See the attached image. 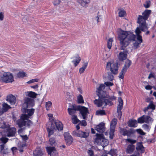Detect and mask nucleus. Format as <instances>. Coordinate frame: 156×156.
<instances>
[{"label": "nucleus", "instance_id": "obj_48", "mask_svg": "<svg viewBox=\"0 0 156 156\" xmlns=\"http://www.w3.org/2000/svg\"><path fill=\"white\" fill-rule=\"evenodd\" d=\"M142 126L143 129L146 131H148L150 130V127L147 124H144L142 125Z\"/></svg>", "mask_w": 156, "mask_h": 156}, {"label": "nucleus", "instance_id": "obj_37", "mask_svg": "<svg viewBox=\"0 0 156 156\" xmlns=\"http://www.w3.org/2000/svg\"><path fill=\"white\" fill-rule=\"evenodd\" d=\"M113 74L111 72H108V76H107V78L108 79V80L111 81H112L114 78V76L113 75Z\"/></svg>", "mask_w": 156, "mask_h": 156}, {"label": "nucleus", "instance_id": "obj_45", "mask_svg": "<svg viewBox=\"0 0 156 156\" xmlns=\"http://www.w3.org/2000/svg\"><path fill=\"white\" fill-rule=\"evenodd\" d=\"M81 106L80 105H73L71 108L75 110V111H79Z\"/></svg>", "mask_w": 156, "mask_h": 156}, {"label": "nucleus", "instance_id": "obj_32", "mask_svg": "<svg viewBox=\"0 0 156 156\" xmlns=\"http://www.w3.org/2000/svg\"><path fill=\"white\" fill-rule=\"evenodd\" d=\"M72 120L73 123L76 124L80 122V120L77 119L76 115H73L72 117Z\"/></svg>", "mask_w": 156, "mask_h": 156}, {"label": "nucleus", "instance_id": "obj_19", "mask_svg": "<svg viewBox=\"0 0 156 156\" xmlns=\"http://www.w3.org/2000/svg\"><path fill=\"white\" fill-rule=\"evenodd\" d=\"M105 124L103 122L97 125L95 128V129L99 133H103L105 131Z\"/></svg>", "mask_w": 156, "mask_h": 156}, {"label": "nucleus", "instance_id": "obj_26", "mask_svg": "<svg viewBox=\"0 0 156 156\" xmlns=\"http://www.w3.org/2000/svg\"><path fill=\"white\" fill-rule=\"evenodd\" d=\"M55 123L56 128L58 130H62L63 129V126L61 122L59 121L55 122Z\"/></svg>", "mask_w": 156, "mask_h": 156}, {"label": "nucleus", "instance_id": "obj_57", "mask_svg": "<svg viewBox=\"0 0 156 156\" xmlns=\"http://www.w3.org/2000/svg\"><path fill=\"white\" fill-rule=\"evenodd\" d=\"M122 135L123 136H127V130L124 129H122Z\"/></svg>", "mask_w": 156, "mask_h": 156}, {"label": "nucleus", "instance_id": "obj_1", "mask_svg": "<svg viewBox=\"0 0 156 156\" xmlns=\"http://www.w3.org/2000/svg\"><path fill=\"white\" fill-rule=\"evenodd\" d=\"M151 13V11L146 9L142 13V15H139L137 18V23L139 24V27H137L135 30L136 38L139 42L136 41L133 43L135 48H136L140 47V44L142 42V37L140 35L141 31L145 32L148 29L146 21L147 19Z\"/></svg>", "mask_w": 156, "mask_h": 156}, {"label": "nucleus", "instance_id": "obj_6", "mask_svg": "<svg viewBox=\"0 0 156 156\" xmlns=\"http://www.w3.org/2000/svg\"><path fill=\"white\" fill-rule=\"evenodd\" d=\"M118 66L117 63L113 62H107L106 69L108 71H110L114 75H116L118 73Z\"/></svg>", "mask_w": 156, "mask_h": 156}, {"label": "nucleus", "instance_id": "obj_13", "mask_svg": "<svg viewBox=\"0 0 156 156\" xmlns=\"http://www.w3.org/2000/svg\"><path fill=\"white\" fill-rule=\"evenodd\" d=\"M24 104L27 108L32 107L34 105V100L33 99L29 98H25L24 99Z\"/></svg>", "mask_w": 156, "mask_h": 156}, {"label": "nucleus", "instance_id": "obj_29", "mask_svg": "<svg viewBox=\"0 0 156 156\" xmlns=\"http://www.w3.org/2000/svg\"><path fill=\"white\" fill-rule=\"evenodd\" d=\"M137 123V121L135 120H130L128 122V126H129L132 127H136V125Z\"/></svg>", "mask_w": 156, "mask_h": 156}, {"label": "nucleus", "instance_id": "obj_20", "mask_svg": "<svg viewBox=\"0 0 156 156\" xmlns=\"http://www.w3.org/2000/svg\"><path fill=\"white\" fill-rule=\"evenodd\" d=\"M96 138L95 139V142L98 144L100 145L101 142L102 141V139L104 138V135L103 134H96Z\"/></svg>", "mask_w": 156, "mask_h": 156}, {"label": "nucleus", "instance_id": "obj_15", "mask_svg": "<svg viewBox=\"0 0 156 156\" xmlns=\"http://www.w3.org/2000/svg\"><path fill=\"white\" fill-rule=\"evenodd\" d=\"M2 107L0 108V116L2 115L4 113L7 112L9 109L11 108V107L7 103H3L2 105Z\"/></svg>", "mask_w": 156, "mask_h": 156}, {"label": "nucleus", "instance_id": "obj_63", "mask_svg": "<svg viewBox=\"0 0 156 156\" xmlns=\"http://www.w3.org/2000/svg\"><path fill=\"white\" fill-rule=\"evenodd\" d=\"M101 16H97L95 18V20L97 21V22H98L100 21L99 20V19L100 17H101Z\"/></svg>", "mask_w": 156, "mask_h": 156}, {"label": "nucleus", "instance_id": "obj_24", "mask_svg": "<svg viewBox=\"0 0 156 156\" xmlns=\"http://www.w3.org/2000/svg\"><path fill=\"white\" fill-rule=\"evenodd\" d=\"M74 60L72 61V62L74 64L75 66H76L81 60V58L79 56L77 55L73 58Z\"/></svg>", "mask_w": 156, "mask_h": 156}, {"label": "nucleus", "instance_id": "obj_11", "mask_svg": "<svg viewBox=\"0 0 156 156\" xmlns=\"http://www.w3.org/2000/svg\"><path fill=\"white\" fill-rule=\"evenodd\" d=\"M2 137L0 138V141H1L2 144L0 145V152L5 154L4 151V145L8 141L9 139L7 138L5 135H1Z\"/></svg>", "mask_w": 156, "mask_h": 156}, {"label": "nucleus", "instance_id": "obj_55", "mask_svg": "<svg viewBox=\"0 0 156 156\" xmlns=\"http://www.w3.org/2000/svg\"><path fill=\"white\" fill-rule=\"evenodd\" d=\"M137 132L140 134L141 135H144L145 133L140 129H138L137 130Z\"/></svg>", "mask_w": 156, "mask_h": 156}, {"label": "nucleus", "instance_id": "obj_61", "mask_svg": "<svg viewBox=\"0 0 156 156\" xmlns=\"http://www.w3.org/2000/svg\"><path fill=\"white\" fill-rule=\"evenodd\" d=\"M152 88V86L149 85H147L145 87V89L147 90H151Z\"/></svg>", "mask_w": 156, "mask_h": 156}, {"label": "nucleus", "instance_id": "obj_23", "mask_svg": "<svg viewBox=\"0 0 156 156\" xmlns=\"http://www.w3.org/2000/svg\"><path fill=\"white\" fill-rule=\"evenodd\" d=\"M34 156H42L43 153L40 147H37L33 152Z\"/></svg>", "mask_w": 156, "mask_h": 156}, {"label": "nucleus", "instance_id": "obj_41", "mask_svg": "<svg viewBox=\"0 0 156 156\" xmlns=\"http://www.w3.org/2000/svg\"><path fill=\"white\" fill-rule=\"evenodd\" d=\"M126 14V12L124 10H121L119 12V17H124Z\"/></svg>", "mask_w": 156, "mask_h": 156}, {"label": "nucleus", "instance_id": "obj_3", "mask_svg": "<svg viewBox=\"0 0 156 156\" xmlns=\"http://www.w3.org/2000/svg\"><path fill=\"white\" fill-rule=\"evenodd\" d=\"M118 39L121 46V50H124L131 41H134L136 38L135 35L128 31L120 29L118 32Z\"/></svg>", "mask_w": 156, "mask_h": 156}, {"label": "nucleus", "instance_id": "obj_27", "mask_svg": "<svg viewBox=\"0 0 156 156\" xmlns=\"http://www.w3.org/2000/svg\"><path fill=\"white\" fill-rule=\"evenodd\" d=\"M25 94L26 96L33 98H36L37 95V94L33 91H28L26 92Z\"/></svg>", "mask_w": 156, "mask_h": 156}, {"label": "nucleus", "instance_id": "obj_60", "mask_svg": "<svg viewBox=\"0 0 156 156\" xmlns=\"http://www.w3.org/2000/svg\"><path fill=\"white\" fill-rule=\"evenodd\" d=\"M88 153L89 154L90 156H94L93 151L91 150H89L88 151Z\"/></svg>", "mask_w": 156, "mask_h": 156}, {"label": "nucleus", "instance_id": "obj_4", "mask_svg": "<svg viewBox=\"0 0 156 156\" xmlns=\"http://www.w3.org/2000/svg\"><path fill=\"white\" fill-rule=\"evenodd\" d=\"M34 109L33 108L28 109L27 110V114H23L21 116L20 119L16 121V124L19 127L21 128L23 126L30 125L32 122L31 121L28 119L29 116H31L34 112Z\"/></svg>", "mask_w": 156, "mask_h": 156}, {"label": "nucleus", "instance_id": "obj_38", "mask_svg": "<svg viewBox=\"0 0 156 156\" xmlns=\"http://www.w3.org/2000/svg\"><path fill=\"white\" fill-rule=\"evenodd\" d=\"M77 101L78 103H84L83 98L81 95H79L77 97Z\"/></svg>", "mask_w": 156, "mask_h": 156}, {"label": "nucleus", "instance_id": "obj_59", "mask_svg": "<svg viewBox=\"0 0 156 156\" xmlns=\"http://www.w3.org/2000/svg\"><path fill=\"white\" fill-rule=\"evenodd\" d=\"M4 17V13L2 12H0V20L2 21L3 20Z\"/></svg>", "mask_w": 156, "mask_h": 156}, {"label": "nucleus", "instance_id": "obj_44", "mask_svg": "<svg viewBox=\"0 0 156 156\" xmlns=\"http://www.w3.org/2000/svg\"><path fill=\"white\" fill-rule=\"evenodd\" d=\"M52 103L50 101H48L46 103L45 106L47 110H49V108L51 107Z\"/></svg>", "mask_w": 156, "mask_h": 156}, {"label": "nucleus", "instance_id": "obj_5", "mask_svg": "<svg viewBox=\"0 0 156 156\" xmlns=\"http://www.w3.org/2000/svg\"><path fill=\"white\" fill-rule=\"evenodd\" d=\"M0 81L5 83H12L14 81L13 76L10 72L1 71L0 72Z\"/></svg>", "mask_w": 156, "mask_h": 156}, {"label": "nucleus", "instance_id": "obj_62", "mask_svg": "<svg viewBox=\"0 0 156 156\" xmlns=\"http://www.w3.org/2000/svg\"><path fill=\"white\" fill-rule=\"evenodd\" d=\"M22 138L23 140H26L28 139V137L27 135L22 136Z\"/></svg>", "mask_w": 156, "mask_h": 156}, {"label": "nucleus", "instance_id": "obj_14", "mask_svg": "<svg viewBox=\"0 0 156 156\" xmlns=\"http://www.w3.org/2000/svg\"><path fill=\"white\" fill-rule=\"evenodd\" d=\"M46 148L50 156H57L58 153L54 147H47Z\"/></svg>", "mask_w": 156, "mask_h": 156}, {"label": "nucleus", "instance_id": "obj_51", "mask_svg": "<svg viewBox=\"0 0 156 156\" xmlns=\"http://www.w3.org/2000/svg\"><path fill=\"white\" fill-rule=\"evenodd\" d=\"M148 107L149 108V109H151L152 110L154 109L155 108V105L153 104L152 102H151L149 105L148 106Z\"/></svg>", "mask_w": 156, "mask_h": 156}, {"label": "nucleus", "instance_id": "obj_47", "mask_svg": "<svg viewBox=\"0 0 156 156\" xmlns=\"http://www.w3.org/2000/svg\"><path fill=\"white\" fill-rule=\"evenodd\" d=\"M47 131L48 133V136L49 137L50 136L53 134L54 131L53 129H50L48 128H47Z\"/></svg>", "mask_w": 156, "mask_h": 156}, {"label": "nucleus", "instance_id": "obj_33", "mask_svg": "<svg viewBox=\"0 0 156 156\" xmlns=\"http://www.w3.org/2000/svg\"><path fill=\"white\" fill-rule=\"evenodd\" d=\"M108 140L104 137L102 139V141L101 142L100 145L102 146L103 147H104L107 145L108 144Z\"/></svg>", "mask_w": 156, "mask_h": 156}, {"label": "nucleus", "instance_id": "obj_46", "mask_svg": "<svg viewBox=\"0 0 156 156\" xmlns=\"http://www.w3.org/2000/svg\"><path fill=\"white\" fill-rule=\"evenodd\" d=\"M116 150L114 149H111L110 150L108 154L112 156H115L116 155Z\"/></svg>", "mask_w": 156, "mask_h": 156}, {"label": "nucleus", "instance_id": "obj_10", "mask_svg": "<svg viewBox=\"0 0 156 156\" xmlns=\"http://www.w3.org/2000/svg\"><path fill=\"white\" fill-rule=\"evenodd\" d=\"M73 134L74 136L84 138L87 137L89 135L88 132H84L81 130L74 131L73 132Z\"/></svg>", "mask_w": 156, "mask_h": 156}, {"label": "nucleus", "instance_id": "obj_35", "mask_svg": "<svg viewBox=\"0 0 156 156\" xmlns=\"http://www.w3.org/2000/svg\"><path fill=\"white\" fill-rule=\"evenodd\" d=\"M115 128H110V133H109V138L111 139H113V136L114 134V131Z\"/></svg>", "mask_w": 156, "mask_h": 156}, {"label": "nucleus", "instance_id": "obj_52", "mask_svg": "<svg viewBox=\"0 0 156 156\" xmlns=\"http://www.w3.org/2000/svg\"><path fill=\"white\" fill-rule=\"evenodd\" d=\"M38 81V79H32L30 80L29 81H28L27 82V83H33L35 82H37Z\"/></svg>", "mask_w": 156, "mask_h": 156}, {"label": "nucleus", "instance_id": "obj_9", "mask_svg": "<svg viewBox=\"0 0 156 156\" xmlns=\"http://www.w3.org/2000/svg\"><path fill=\"white\" fill-rule=\"evenodd\" d=\"M153 121L152 119L149 116L144 115L138 118L137 119L138 122L141 124L144 123H149L152 122Z\"/></svg>", "mask_w": 156, "mask_h": 156}, {"label": "nucleus", "instance_id": "obj_54", "mask_svg": "<svg viewBox=\"0 0 156 156\" xmlns=\"http://www.w3.org/2000/svg\"><path fill=\"white\" fill-rule=\"evenodd\" d=\"M61 2L60 0H55L53 2V4L55 5H58Z\"/></svg>", "mask_w": 156, "mask_h": 156}, {"label": "nucleus", "instance_id": "obj_18", "mask_svg": "<svg viewBox=\"0 0 156 156\" xmlns=\"http://www.w3.org/2000/svg\"><path fill=\"white\" fill-rule=\"evenodd\" d=\"M64 137L67 144L69 145L72 144L73 138L68 133H65Z\"/></svg>", "mask_w": 156, "mask_h": 156}, {"label": "nucleus", "instance_id": "obj_34", "mask_svg": "<svg viewBox=\"0 0 156 156\" xmlns=\"http://www.w3.org/2000/svg\"><path fill=\"white\" fill-rule=\"evenodd\" d=\"M26 73L23 72H20L17 74V77L19 78H23L26 76Z\"/></svg>", "mask_w": 156, "mask_h": 156}, {"label": "nucleus", "instance_id": "obj_36", "mask_svg": "<svg viewBox=\"0 0 156 156\" xmlns=\"http://www.w3.org/2000/svg\"><path fill=\"white\" fill-rule=\"evenodd\" d=\"M113 40L112 38H110L109 39L108 41H107V47L110 50L112 47V43L113 42Z\"/></svg>", "mask_w": 156, "mask_h": 156}, {"label": "nucleus", "instance_id": "obj_53", "mask_svg": "<svg viewBox=\"0 0 156 156\" xmlns=\"http://www.w3.org/2000/svg\"><path fill=\"white\" fill-rule=\"evenodd\" d=\"M144 7L146 8H148L150 6V2L149 1H147L144 5Z\"/></svg>", "mask_w": 156, "mask_h": 156}, {"label": "nucleus", "instance_id": "obj_30", "mask_svg": "<svg viewBox=\"0 0 156 156\" xmlns=\"http://www.w3.org/2000/svg\"><path fill=\"white\" fill-rule=\"evenodd\" d=\"M117 122V120L116 119H114L111 122L110 128H115V126Z\"/></svg>", "mask_w": 156, "mask_h": 156}, {"label": "nucleus", "instance_id": "obj_58", "mask_svg": "<svg viewBox=\"0 0 156 156\" xmlns=\"http://www.w3.org/2000/svg\"><path fill=\"white\" fill-rule=\"evenodd\" d=\"M80 123L81 124V125L83 126H85L87 125L86 122L84 120H83L81 121H80Z\"/></svg>", "mask_w": 156, "mask_h": 156}, {"label": "nucleus", "instance_id": "obj_12", "mask_svg": "<svg viewBox=\"0 0 156 156\" xmlns=\"http://www.w3.org/2000/svg\"><path fill=\"white\" fill-rule=\"evenodd\" d=\"M119 105L117 106V112L118 113V117L120 119L122 115L121 110L123 107V101L121 98H118Z\"/></svg>", "mask_w": 156, "mask_h": 156}, {"label": "nucleus", "instance_id": "obj_49", "mask_svg": "<svg viewBox=\"0 0 156 156\" xmlns=\"http://www.w3.org/2000/svg\"><path fill=\"white\" fill-rule=\"evenodd\" d=\"M125 140L126 141H127L128 142L132 144L136 143V140H133L130 139H125Z\"/></svg>", "mask_w": 156, "mask_h": 156}, {"label": "nucleus", "instance_id": "obj_31", "mask_svg": "<svg viewBox=\"0 0 156 156\" xmlns=\"http://www.w3.org/2000/svg\"><path fill=\"white\" fill-rule=\"evenodd\" d=\"M87 66V63L85 62L84 63L82 67L79 69V72L80 73H82L84 72L85 69Z\"/></svg>", "mask_w": 156, "mask_h": 156}, {"label": "nucleus", "instance_id": "obj_21", "mask_svg": "<svg viewBox=\"0 0 156 156\" xmlns=\"http://www.w3.org/2000/svg\"><path fill=\"white\" fill-rule=\"evenodd\" d=\"M127 57V52L126 51H122L119 55L118 58L120 61H123L126 59Z\"/></svg>", "mask_w": 156, "mask_h": 156}, {"label": "nucleus", "instance_id": "obj_40", "mask_svg": "<svg viewBox=\"0 0 156 156\" xmlns=\"http://www.w3.org/2000/svg\"><path fill=\"white\" fill-rule=\"evenodd\" d=\"M135 132V130L132 129H131L129 130H127V136H130L134 134Z\"/></svg>", "mask_w": 156, "mask_h": 156}, {"label": "nucleus", "instance_id": "obj_7", "mask_svg": "<svg viewBox=\"0 0 156 156\" xmlns=\"http://www.w3.org/2000/svg\"><path fill=\"white\" fill-rule=\"evenodd\" d=\"M6 129L1 132V135H5L7 137H12L15 136L16 133V129L14 127L10 128L9 125Z\"/></svg>", "mask_w": 156, "mask_h": 156}, {"label": "nucleus", "instance_id": "obj_2", "mask_svg": "<svg viewBox=\"0 0 156 156\" xmlns=\"http://www.w3.org/2000/svg\"><path fill=\"white\" fill-rule=\"evenodd\" d=\"M105 87L104 84H101L97 88L96 91L99 98L98 99H95L94 102L98 107L103 106L104 108L107 105H111L112 104V101L109 100H112L114 98H111L109 95L106 94V92L103 91Z\"/></svg>", "mask_w": 156, "mask_h": 156}, {"label": "nucleus", "instance_id": "obj_50", "mask_svg": "<svg viewBox=\"0 0 156 156\" xmlns=\"http://www.w3.org/2000/svg\"><path fill=\"white\" fill-rule=\"evenodd\" d=\"M136 149L140 150L142 151H143L144 150V148L143 146V145L141 144H139L136 147Z\"/></svg>", "mask_w": 156, "mask_h": 156}, {"label": "nucleus", "instance_id": "obj_43", "mask_svg": "<svg viewBox=\"0 0 156 156\" xmlns=\"http://www.w3.org/2000/svg\"><path fill=\"white\" fill-rule=\"evenodd\" d=\"M96 115H105V111L103 110H98L96 112Z\"/></svg>", "mask_w": 156, "mask_h": 156}, {"label": "nucleus", "instance_id": "obj_64", "mask_svg": "<svg viewBox=\"0 0 156 156\" xmlns=\"http://www.w3.org/2000/svg\"><path fill=\"white\" fill-rule=\"evenodd\" d=\"M154 77L153 75L151 73L149 74V76L148 77V79H150L151 77Z\"/></svg>", "mask_w": 156, "mask_h": 156}, {"label": "nucleus", "instance_id": "obj_16", "mask_svg": "<svg viewBox=\"0 0 156 156\" xmlns=\"http://www.w3.org/2000/svg\"><path fill=\"white\" fill-rule=\"evenodd\" d=\"M80 113L83 117L84 119H86L88 113V108L84 107L81 106L80 110Z\"/></svg>", "mask_w": 156, "mask_h": 156}, {"label": "nucleus", "instance_id": "obj_28", "mask_svg": "<svg viewBox=\"0 0 156 156\" xmlns=\"http://www.w3.org/2000/svg\"><path fill=\"white\" fill-rule=\"evenodd\" d=\"M8 125H6L5 122L3 121L1 119H0V128L2 129H5V128L8 127Z\"/></svg>", "mask_w": 156, "mask_h": 156}, {"label": "nucleus", "instance_id": "obj_42", "mask_svg": "<svg viewBox=\"0 0 156 156\" xmlns=\"http://www.w3.org/2000/svg\"><path fill=\"white\" fill-rule=\"evenodd\" d=\"M49 142L51 145H55L56 144L55 140L53 138H51L49 139Z\"/></svg>", "mask_w": 156, "mask_h": 156}, {"label": "nucleus", "instance_id": "obj_56", "mask_svg": "<svg viewBox=\"0 0 156 156\" xmlns=\"http://www.w3.org/2000/svg\"><path fill=\"white\" fill-rule=\"evenodd\" d=\"M105 84L107 86H111L113 85V83L110 82H105Z\"/></svg>", "mask_w": 156, "mask_h": 156}, {"label": "nucleus", "instance_id": "obj_39", "mask_svg": "<svg viewBox=\"0 0 156 156\" xmlns=\"http://www.w3.org/2000/svg\"><path fill=\"white\" fill-rule=\"evenodd\" d=\"M68 111L69 114L71 115H73L76 113V111L73 109L71 108H68Z\"/></svg>", "mask_w": 156, "mask_h": 156}, {"label": "nucleus", "instance_id": "obj_22", "mask_svg": "<svg viewBox=\"0 0 156 156\" xmlns=\"http://www.w3.org/2000/svg\"><path fill=\"white\" fill-rule=\"evenodd\" d=\"M77 2L81 6L86 7L90 3V0H77Z\"/></svg>", "mask_w": 156, "mask_h": 156}, {"label": "nucleus", "instance_id": "obj_25", "mask_svg": "<svg viewBox=\"0 0 156 156\" xmlns=\"http://www.w3.org/2000/svg\"><path fill=\"white\" fill-rule=\"evenodd\" d=\"M135 149L134 146L132 145H129L126 149V152L127 153L131 154L133 152Z\"/></svg>", "mask_w": 156, "mask_h": 156}, {"label": "nucleus", "instance_id": "obj_8", "mask_svg": "<svg viewBox=\"0 0 156 156\" xmlns=\"http://www.w3.org/2000/svg\"><path fill=\"white\" fill-rule=\"evenodd\" d=\"M131 64V62L129 59H127L126 61L125 65L121 72L119 73V78L122 79L123 78L126 72L127 69L129 67Z\"/></svg>", "mask_w": 156, "mask_h": 156}, {"label": "nucleus", "instance_id": "obj_17", "mask_svg": "<svg viewBox=\"0 0 156 156\" xmlns=\"http://www.w3.org/2000/svg\"><path fill=\"white\" fill-rule=\"evenodd\" d=\"M6 100L11 105H15L16 102V97L11 94H9L7 96Z\"/></svg>", "mask_w": 156, "mask_h": 156}]
</instances>
